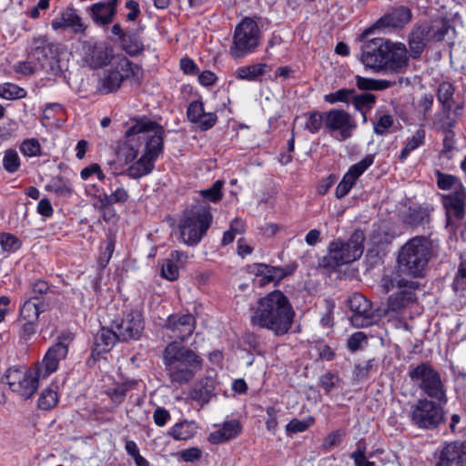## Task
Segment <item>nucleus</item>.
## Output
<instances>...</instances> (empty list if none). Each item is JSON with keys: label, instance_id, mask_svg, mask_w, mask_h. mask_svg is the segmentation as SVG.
Masks as SVG:
<instances>
[{"label": "nucleus", "instance_id": "8fccbe9b", "mask_svg": "<svg viewBox=\"0 0 466 466\" xmlns=\"http://www.w3.org/2000/svg\"><path fill=\"white\" fill-rule=\"evenodd\" d=\"M58 402L57 393L50 388L45 389L38 399L37 406L40 410H49L56 406Z\"/></svg>", "mask_w": 466, "mask_h": 466}, {"label": "nucleus", "instance_id": "f3484780", "mask_svg": "<svg viewBox=\"0 0 466 466\" xmlns=\"http://www.w3.org/2000/svg\"><path fill=\"white\" fill-rule=\"evenodd\" d=\"M325 127L329 133L339 131V141H345L352 136L356 124L351 116L343 109H331L325 113Z\"/></svg>", "mask_w": 466, "mask_h": 466}, {"label": "nucleus", "instance_id": "9d476101", "mask_svg": "<svg viewBox=\"0 0 466 466\" xmlns=\"http://www.w3.org/2000/svg\"><path fill=\"white\" fill-rule=\"evenodd\" d=\"M447 402L420 398L411 406V421L422 430H435L444 420L443 406Z\"/></svg>", "mask_w": 466, "mask_h": 466}, {"label": "nucleus", "instance_id": "79ce46f5", "mask_svg": "<svg viewBox=\"0 0 466 466\" xmlns=\"http://www.w3.org/2000/svg\"><path fill=\"white\" fill-rule=\"evenodd\" d=\"M351 104L355 110L360 113H369L376 104V96L371 93H354Z\"/></svg>", "mask_w": 466, "mask_h": 466}, {"label": "nucleus", "instance_id": "4d7b16f0", "mask_svg": "<svg viewBox=\"0 0 466 466\" xmlns=\"http://www.w3.org/2000/svg\"><path fill=\"white\" fill-rule=\"evenodd\" d=\"M19 150L25 157H38L41 155V145L36 138H27L21 143Z\"/></svg>", "mask_w": 466, "mask_h": 466}, {"label": "nucleus", "instance_id": "393cba45", "mask_svg": "<svg viewBox=\"0 0 466 466\" xmlns=\"http://www.w3.org/2000/svg\"><path fill=\"white\" fill-rule=\"evenodd\" d=\"M293 268L273 267L266 264H254L252 272L258 278L260 286H265L270 282L278 283L285 277L293 272Z\"/></svg>", "mask_w": 466, "mask_h": 466}, {"label": "nucleus", "instance_id": "864d4df0", "mask_svg": "<svg viewBox=\"0 0 466 466\" xmlns=\"http://www.w3.org/2000/svg\"><path fill=\"white\" fill-rule=\"evenodd\" d=\"M0 246L3 251L14 253L21 248L22 241L11 233H2L0 235Z\"/></svg>", "mask_w": 466, "mask_h": 466}, {"label": "nucleus", "instance_id": "f704fd0d", "mask_svg": "<svg viewBox=\"0 0 466 466\" xmlns=\"http://www.w3.org/2000/svg\"><path fill=\"white\" fill-rule=\"evenodd\" d=\"M45 310V305L37 301L35 296L25 300L20 309V319L25 321H37L41 312Z\"/></svg>", "mask_w": 466, "mask_h": 466}, {"label": "nucleus", "instance_id": "3c124183", "mask_svg": "<svg viewBox=\"0 0 466 466\" xmlns=\"http://www.w3.org/2000/svg\"><path fill=\"white\" fill-rule=\"evenodd\" d=\"M314 423L315 418L313 416H309L302 420L294 418L286 425V431L288 434L303 432L313 426Z\"/></svg>", "mask_w": 466, "mask_h": 466}, {"label": "nucleus", "instance_id": "6e6552de", "mask_svg": "<svg viewBox=\"0 0 466 466\" xmlns=\"http://www.w3.org/2000/svg\"><path fill=\"white\" fill-rule=\"evenodd\" d=\"M380 286L386 293L396 289V291L390 295L387 300L388 309L390 311L399 312L417 299L416 290L419 288L417 281L405 279L396 274H390L382 277Z\"/></svg>", "mask_w": 466, "mask_h": 466}, {"label": "nucleus", "instance_id": "a19ab883", "mask_svg": "<svg viewBox=\"0 0 466 466\" xmlns=\"http://www.w3.org/2000/svg\"><path fill=\"white\" fill-rule=\"evenodd\" d=\"M425 135V130L423 128H419L418 130H416V132L412 135L411 137L408 138L399 157L400 162H404L411 151L419 148L424 144Z\"/></svg>", "mask_w": 466, "mask_h": 466}, {"label": "nucleus", "instance_id": "39448f33", "mask_svg": "<svg viewBox=\"0 0 466 466\" xmlns=\"http://www.w3.org/2000/svg\"><path fill=\"white\" fill-rule=\"evenodd\" d=\"M212 218L207 204L197 203L187 208L178 226L183 243L189 247L198 245L210 228Z\"/></svg>", "mask_w": 466, "mask_h": 466}, {"label": "nucleus", "instance_id": "6e6d98bb", "mask_svg": "<svg viewBox=\"0 0 466 466\" xmlns=\"http://www.w3.org/2000/svg\"><path fill=\"white\" fill-rule=\"evenodd\" d=\"M21 165L18 153L15 149H8L5 152L3 157V167L8 173L16 172Z\"/></svg>", "mask_w": 466, "mask_h": 466}, {"label": "nucleus", "instance_id": "4c0bfd02", "mask_svg": "<svg viewBox=\"0 0 466 466\" xmlns=\"http://www.w3.org/2000/svg\"><path fill=\"white\" fill-rule=\"evenodd\" d=\"M267 64L258 63L251 66L238 67L235 71V76L239 80L256 81L259 76L266 74Z\"/></svg>", "mask_w": 466, "mask_h": 466}, {"label": "nucleus", "instance_id": "cd10ccee", "mask_svg": "<svg viewBox=\"0 0 466 466\" xmlns=\"http://www.w3.org/2000/svg\"><path fill=\"white\" fill-rule=\"evenodd\" d=\"M428 27L421 23L415 26L409 37V47L410 56L414 59H418L423 53L429 42H431L429 35Z\"/></svg>", "mask_w": 466, "mask_h": 466}, {"label": "nucleus", "instance_id": "5701e85b", "mask_svg": "<svg viewBox=\"0 0 466 466\" xmlns=\"http://www.w3.org/2000/svg\"><path fill=\"white\" fill-rule=\"evenodd\" d=\"M454 462L458 466H466V440L445 443L435 466H451Z\"/></svg>", "mask_w": 466, "mask_h": 466}, {"label": "nucleus", "instance_id": "ddd939ff", "mask_svg": "<svg viewBox=\"0 0 466 466\" xmlns=\"http://www.w3.org/2000/svg\"><path fill=\"white\" fill-rule=\"evenodd\" d=\"M373 30L370 27L360 35V54L359 58L365 67L380 72L382 71V64L385 59L384 50L387 39L383 37L369 38Z\"/></svg>", "mask_w": 466, "mask_h": 466}, {"label": "nucleus", "instance_id": "1a4fd4ad", "mask_svg": "<svg viewBox=\"0 0 466 466\" xmlns=\"http://www.w3.org/2000/svg\"><path fill=\"white\" fill-rule=\"evenodd\" d=\"M261 37V31L257 21L251 17H245L236 26L232 46L229 53L234 58H243L253 53L258 47Z\"/></svg>", "mask_w": 466, "mask_h": 466}, {"label": "nucleus", "instance_id": "69168bd1", "mask_svg": "<svg viewBox=\"0 0 466 466\" xmlns=\"http://www.w3.org/2000/svg\"><path fill=\"white\" fill-rule=\"evenodd\" d=\"M128 387L126 384L117 385L116 388L111 389L107 391V395L111 400L116 405L122 403L125 400Z\"/></svg>", "mask_w": 466, "mask_h": 466}, {"label": "nucleus", "instance_id": "7c9ffc66", "mask_svg": "<svg viewBox=\"0 0 466 466\" xmlns=\"http://www.w3.org/2000/svg\"><path fill=\"white\" fill-rule=\"evenodd\" d=\"M216 380L211 376H207L199 380L191 391L193 400L202 403H208L214 395Z\"/></svg>", "mask_w": 466, "mask_h": 466}, {"label": "nucleus", "instance_id": "774afa93", "mask_svg": "<svg viewBox=\"0 0 466 466\" xmlns=\"http://www.w3.org/2000/svg\"><path fill=\"white\" fill-rule=\"evenodd\" d=\"M171 415L165 408L158 407L153 412L154 422L158 427H164L170 420Z\"/></svg>", "mask_w": 466, "mask_h": 466}, {"label": "nucleus", "instance_id": "6ab92c4d", "mask_svg": "<svg viewBox=\"0 0 466 466\" xmlns=\"http://www.w3.org/2000/svg\"><path fill=\"white\" fill-rule=\"evenodd\" d=\"M384 52L382 70L400 73L408 66L409 56L404 44L387 39Z\"/></svg>", "mask_w": 466, "mask_h": 466}, {"label": "nucleus", "instance_id": "58836bf2", "mask_svg": "<svg viewBox=\"0 0 466 466\" xmlns=\"http://www.w3.org/2000/svg\"><path fill=\"white\" fill-rule=\"evenodd\" d=\"M356 86L359 89L369 91V90H376L381 91L388 89L394 86L395 82L385 80V79H374L364 77L360 76H356Z\"/></svg>", "mask_w": 466, "mask_h": 466}, {"label": "nucleus", "instance_id": "2eb2a0df", "mask_svg": "<svg viewBox=\"0 0 466 466\" xmlns=\"http://www.w3.org/2000/svg\"><path fill=\"white\" fill-rule=\"evenodd\" d=\"M112 323L119 341L138 340L145 329L142 313L138 310H129L124 313L120 319L113 320Z\"/></svg>", "mask_w": 466, "mask_h": 466}, {"label": "nucleus", "instance_id": "c756f323", "mask_svg": "<svg viewBox=\"0 0 466 466\" xmlns=\"http://www.w3.org/2000/svg\"><path fill=\"white\" fill-rule=\"evenodd\" d=\"M198 426L194 420H184L174 424L167 431V435L175 441H189L195 437Z\"/></svg>", "mask_w": 466, "mask_h": 466}, {"label": "nucleus", "instance_id": "37998d69", "mask_svg": "<svg viewBox=\"0 0 466 466\" xmlns=\"http://www.w3.org/2000/svg\"><path fill=\"white\" fill-rule=\"evenodd\" d=\"M302 117L306 120L303 126L304 129L311 134L319 132L323 124H325V113L319 111L305 113Z\"/></svg>", "mask_w": 466, "mask_h": 466}, {"label": "nucleus", "instance_id": "de8ad7c7", "mask_svg": "<svg viewBox=\"0 0 466 466\" xmlns=\"http://www.w3.org/2000/svg\"><path fill=\"white\" fill-rule=\"evenodd\" d=\"M87 26L82 21L81 16L74 8H66V29L75 34L85 35Z\"/></svg>", "mask_w": 466, "mask_h": 466}, {"label": "nucleus", "instance_id": "ea45409f", "mask_svg": "<svg viewBox=\"0 0 466 466\" xmlns=\"http://www.w3.org/2000/svg\"><path fill=\"white\" fill-rule=\"evenodd\" d=\"M108 188L110 190V198L114 204H125L129 198V193L125 188L124 184L116 177H108Z\"/></svg>", "mask_w": 466, "mask_h": 466}, {"label": "nucleus", "instance_id": "dca6fc26", "mask_svg": "<svg viewBox=\"0 0 466 466\" xmlns=\"http://www.w3.org/2000/svg\"><path fill=\"white\" fill-rule=\"evenodd\" d=\"M27 55L29 59L44 67L56 59L58 46L52 43L46 35L35 36L30 42Z\"/></svg>", "mask_w": 466, "mask_h": 466}, {"label": "nucleus", "instance_id": "c85d7f7f", "mask_svg": "<svg viewBox=\"0 0 466 466\" xmlns=\"http://www.w3.org/2000/svg\"><path fill=\"white\" fill-rule=\"evenodd\" d=\"M118 340V336L116 329L102 327L95 336L94 345L95 349L92 355L101 354L108 352L111 348L115 345L116 341Z\"/></svg>", "mask_w": 466, "mask_h": 466}, {"label": "nucleus", "instance_id": "49530a36", "mask_svg": "<svg viewBox=\"0 0 466 466\" xmlns=\"http://www.w3.org/2000/svg\"><path fill=\"white\" fill-rule=\"evenodd\" d=\"M378 363L375 359H370L363 363H358L354 366L353 378L357 381L366 380L370 374L376 372Z\"/></svg>", "mask_w": 466, "mask_h": 466}, {"label": "nucleus", "instance_id": "20e7f679", "mask_svg": "<svg viewBox=\"0 0 466 466\" xmlns=\"http://www.w3.org/2000/svg\"><path fill=\"white\" fill-rule=\"evenodd\" d=\"M432 255L431 241L417 236L407 241L399 250L396 274L400 277L420 278Z\"/></svg>", "mask_w": 466, "mask_h": 466}, {"label": "nucleus", "instance_id": "c9c22d12", "mask_svg": "<svg viewBox=\"0 0 466 466\" xmlns=\"http://www.w3.org/2000/svg\"><path fill=\"white\" fill-rule=\"evenodd\" d=\"M45 187L46 190L61 197H68L73 193L71 181L60 175L53 177Z\"/></svg>", "mask_w": 466, "mask_h": 466}, {"label": "nucleus", "instance_id": "423d86ee", "mask_svg": "<svg viewBox=\"0 0 466 466\" xmlns=\"http://www.w3.org/2000/svg\"><path fill=\"white\" fill-rule=\"evenodd\" d=\"M365 236L360 229L354 230L347 240L336 239L328 247V255L321 259V266L326 268H337L358 260L364 251Z\"/></svg>", "mask_w": 466, "mask_h": 466}, {"label": "nucleus", "instance_id": "bf43d9fd", "mask_svg": "<svg viewBox=\"0 0 466 466\" xmlns=\"http://www.w3.org/2000/svg\"><path fill=\"white\" fill-rule=\"evenodd\" d=\"M206 114L204 105L201 101H192L187 110V116L191 123L198 124Z\"/></svg>", "mask_w": 466, "mask_h": 466}, {"label": "nucleus", "instance_id": "2f4dec72", "mask_svg": "<svg viewBox=\"0 0 466 466\" xmlns=\"http://www.w3.org/2000/svg\"><path fill=\"white\" fill-rule=\"evenodd\" d=\"M428 27L429 36L431 42H440L444 40L445 35L452 29L450 21L444 17H437L430 22H424Z\"/></svg>", "mask_w": 466, "mask_h": 466}, {"label": "nucleus", "instance_id": "b1692460", "mask_svg": "<svg viewBox=\"0 0 466 466\" xmlns=\"http://www.w3.org/2000/svg\"><path fill=\"white\" fill-rule=\"evenodd\" d=\"M411 17L412 14L410 9L400 5L393 8L390 12H388L382 15L380 19L377 20L371 28H403L410 21Z\"/></svg>", "mask_w": 466, "mask_h": 466}, {"label": "nucleus", "instance_id": "72a5a7b5", "mask_svg": "<svg viewBox=\"0 0 466 466\" xmlns=\"http://www.w3.org/2000/svg\"><path fill=\"white\" fill-rule=\"evenodd\" d=\"M86 59L94 67H101L110 62L111 55L102 43H95L86 53Z\"/></svg>", "mask_w": 466, "mask_h": 466}, {"label": "nucleus", "instance_id": "f8f14e48", "mask_svg": "<svg viewBox=\"0 0 466 466\" xmlns=\"http://www.w3.org/2000/svg\"><path fill=\"white\" fill-rule=\"evenodd\" d=\"M5 378L11 390L25 400L34 396L38 390L39 380H43L39 369L34 367L25 371L17 367H11L6 370Z\"/></svg>", "mask_w": 466, "mask_h": 466}, {"label": "nucleus", "instance_id": "bb28decb", "mask_svg": "<svg viewBox=\"0 0 466 466\" xmlns=\"http://www.w3.org/2000/svg\"><path fill=\"white\" fill-rule=\"evenodd\" d=\"M242 426L238 420L225 421L222 426L209 433L208 441L209 443L218 445L233 439H236L241 433Z\"/></svg>", "mask_w": 466, "mask_h": 466}, {"label": "nucleus", "instance_id": "473e14b6", "mask_svg": "<svg viewBox=\"0 0 466 466\" xmlns=\"http://www.w3.org/2000/svg\"><path fill=\"white\" fill-rule=\"evenodd\" d=\"M119 45L121 48L131 56H137L144 49L143 42L135 29L127 30Z\"/></svg>", "mask_w": 466, "mask_h": 466}, {"label": "nucleus", "instance_id": "e2e57ef3", "mask_svg": "<svg viewBox=\"0 0 466 466\" xmlns=\"http://www.w3.org/2000/svg\"><path fill=\"white\" fill-rule=\"evenodd\" d=\"M115 244H116L115 238H113V237L108 238V239L106 243V246L104 248V250L101 252L100 257L98 258V267L100 268L103 269L108 265V263L112 258V255L114 253V250H115Z\"/></svg>", "mask_w": 466, "mask_h": 466}, {"label": "nucleus", "instance_id": "5fc2aeb1", "mask_svg": "<svg viewBox=\"0 0 466 466\" xmlns=\"http://www.w3.org/2000/svg\"><path fill=\"white\" fill-rule=\"evenodd\" d=\"M451 110H447L442 107L441 110L434 116V126L441 130L453 128L455 120L451 116Z\"/></svg>", "mask_w": 466, "mask_h": 466}, {"label": "nucleus", "instance_id": "a18cd8bd", "mask_svg": "<svg viewBox=\"0 0 466 466\" xmlns=\"http://www.w3.org/2000/svg\"><path fill=\"white\" fill-rule=\"evenodd\" d=\"M454 92L455 88L452 84L449 82H443L440 84L437 91V97L438 101L442 105L444 109H452Z\"/></svg>", "mask_w": 466, "mask_h": 466}, {"label": "nucleus", "instance_id": "13d9d810", "mask_svg": "<svg viewBox=\"0 0 466 466\" xmlns=\"http://www.w3.org/2000/svg\"><path fill=\"white\" fill-rule=\"evenodd\" d=\"M223 182L217 180L209 188L203 189L200 191V196L209 202L217 203L219 201L223 194L221 192Z\"/></svg>", "mask_w": 466, "mask_h": 466}, {"label": "nucleus", "instance_id": "4468645a", "mask_svg": "<svg viewBox=\"0 0 466 466\" xmlns=\"http://www.w3.org/2000/svg\"><path fill=\"white\" fill-rule=\"evenodd\" d=\"M140 67L126 57L119 59L107 69L99 80L98 90L102 94H109L120 88L122 83L136 76Z\"/></svg>", "mask_w": 466, "mask_h": 466}, {"label": "nucleus", "instance_id": "7ed1b4c3", "mask_svg": "<svg viewBox=\"0 0 466 466\" xmlns=\"http://www.w3.org/2000/svg\"><path fill=\"white\" fill-rule=\"evenodd\" d=\"M163 363L173 383L187 384L202 368V359L192 350L169 343L163 351Z\"/></svg>", "mask_w": 466, "mask_h": 466}, {"label": "nucleus", "instance_id": "f257e3e1", "mask_svg": "<svg viewBox=\"0 0 466 466\" xmlns=\"http://www.w3.org/2000/svg\"><path fill=\"white\" fill-rule=\"evenodd\" d=\"M127 144L126 174L134 179L149 175L164 149V128L147 118L134 119L125 131Z\"/></svg>", "mask_w": 466, "mask_h": 466}, {"label": "nucleus", "instance_id": "603ef678", "mask_svg": "<svg viewBox=\"0 0 466 466\" xmlns=\"http://www.w3.org/2000/svg\"><path fill=\"white\" fill-rule=\"evenodd\" d=\"M26 96V91L19 86L13 83H5L0 86V96L8 99L23 98Z\"/></svg>", "mask_w": 466, "mask_h": 466}, {"label": "nucleus", "instance_id": "052dcab7", "mask_svg": "<svg viewBox=\"0 0 466 466\" xmlns=\"http://www.w3.org/2000/svg\"><path fill=\"white\" fill-rule=\"evenodd\" d=\"M161 276L169 281L177 280L179 277V266L167 258L161 268Z\"/></svg>", "mask_w": 466, "mask_h": 466}, {"label": "nucleus", "instance_id": "680f3d73", "mask_svg": "<svg viewBox=\"0 0 466 466\" xmlns=\"http://www.w3.org/2000/svg\"><path fill=\"white\" fill-rule=\"evenodd\" d=\"M394 123L393 116L390 114H383L379 116L378 120L374 123V133L378 136L387 134L390 127Z\"/></svg>", "mask_w": 466, "mask_h": 466}, {"label": "nucleus", "instance_id": "0e129e2a", "mask_svg": "<svg viewBox=\"0 0 466 466\" xmlns=\"http://www.w3.org/2000/svg\"><path fill=\"white\" fill-rule=\"evenodd\" d=\"M367 343V336L364 332L357 331L350 336L347 346L350 351H357L361 349V345Z\"/></svg>", "mask_w": 466, "mask_h": 466}, {"label": "nucleus", "instance_id": "338daca9", "mask_svg": "<svg viewBox=\"0 0 466 466\" xmlns=\"http://www.w3.org/2000/svg\"><path fill=\"white\" fill-rule=\"evenodd\" d=\"M345 434V431L343 430H337L332 431L324 439L323 447L325 449H330L333 446L339 445Z\"/></svg>", "mask_w": 466, "mask_h": 466}, {"label": "nucleus", "instance_id": "09e8293b", "mask_svg": "<svg viewBox=\"0 0 466 466\" xmlns=\"http://www.w3.org/2000/svg\"><path fill=\"white\" fill-rule=\"evenodd\" d=\"M355 89L353 88H340L335 92L324 96V100L329 104H336L338 102L351 104L352 96H354Z\"/></svg>", "mask_w": 466, "mask_h": 466}, {"label": "nucleus", "instance_id": "4be33fe9", "mask_svg": "<svg viewBox=\"0 0 466 466\" xmlns=\"http://www.w3.org/2000/svg\"><path fill=\"white\" fill-rule=\"evenodd\" d=\"M68 353L67 344L58 341L48 349L42 362L37 363L34 368L39 369L42 379H46L58 369L59 361L64 360Z\"/></svg>", "mask_w": 466, "mask_h": 466}, {"label": "nucleus", "instance_id": "a878e982", "mask_svg": "<svg viewBox=\"0 0 466 466\" xmlns=\"http://www.w3.org/2000/svg\"><path fill=\"white\" fill-rule=\"evenodd\" d=\"M118 0L99 1L90 7V15L96 25L105 26L111 24L116 15Z\"/></svg>", "mask_w": 466, "mask_h": 466}, {"label": "nucleus", "instance_id": "0eeeda50", "mask_svg": "<svg viewBox=\"0 0 466 466\" xmlns=\"http://www.w3.org/2000/svg\"><path fill=\"white\" fill-rule=\"evenodd\" d=\"M410 380L426 396L436 401L448 402L447 389L441 374L430 363L421 362L409 370Z\"/></svg>", "mask_w": 466, "mask_h": 466}, {"label": "nucleus", "instance_id": "412c9836", "mask_svg": "<svg viewBox=\"0 0 466 466\" xmlns=\"http://www.w3.org/2000/svg\"><path fill=\"white\" fill-rule=\"evenodd\" d=\"M374 155H367L363 159L350 167L338 184L335 196L341 199L349 194L359 177L374 163Z\"/></svg>", "mask_w": 466, "mask_h": 466}, {"label": "nucleus", "instance_id": "a211bd4d", "mask_svg": "<svg viewBox=\"0 0 466 466\" xmlns=\"http://www.w3.org/2000/svg\"><path fill=\"white\" fill-rule=\"evenodd\" d=\"M441 203L445 210L447 225L452 224L453 220H461L466 209V187L441 194Z\"/></svg>", "mask_w": 466, "mask_h": 466}, {"label": "nucleus", "instance_id": "f03ea898", "mask_svg": "<svg viewBox=\"0 0 466 466\" xmlns=\"http://www.w3.org/2000/svg\"><path fill=\"white\" fill-rule=\"evenodd\" d=\"M250 313L252 327L267 329L277 337L289 331L296 315L289 298L280 290L258 299L250 308Z\"/></svg>", "mask_w": 466, "mask_h": 466}, {"label": "nucleus", "instance_id": "e433bc0d", "mask_svg": "<svg viewBox=\"0 0 466 466\" xmlns=\"http://www.w3.org/2000/svg\"><path fill=\"white\" fill-rule=\"evenodd\" d=\"M434 177L438 188L443 191H453L465 187L458 177L439 169L434 170Z\"/></svg>", "mask_w": 466, "mask_h": 466}, {"label": "nucleus", "instance_id": "9b49d317", "mask_svg": "<svg viewBox=\"0 0 466 466\" xmlns=\"http://www.w3.org/2000/svg\"><path fill=\"white\" fill-rule=\"evenodd\" d=\"M196 328V319L190 314H171L160 325L159 332L164 341L169 343L183 342L187 339Z\"/></svg>", "mask_w": 466, "mask_h": 466}, {"label": "nucleus", "instance_id": "aec40b11", "mask_svg": "<svg viewBox=\"0 0 466 466\" xmlns=\"http://www.w3.org/2000/svg\"><path fill=\"white\" fill-rule=\"evenodd\" d=\"M348 305L353 312L350 317L351 324L356 328H367L373 324L371 303L360 293L352 294L348 299Z\"/></svg>", "mask_w": 466, "mask_h": 466}, {"label": "nucleus", "instance_id": "c03bdc74", "mask_svg": "<svg viewBox=\"0 0 466 466\" xmlns=\"http://www.w3.org/2000/svg\"><path fill=\"white\" fill-rule=\"evenodd\" d=\"M429 218L430 212L428 208L419 206L409 209L406 222L412 227H418L429 223Z\"/></svg>", "mask_w": 466, "mask_h": 466}]
</instances>
